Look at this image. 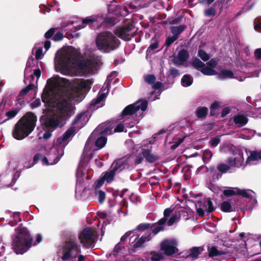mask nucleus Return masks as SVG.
Masks as SVG:
<instances>
[{"mask_svg":"<svg viewBox=\"0 0 261 261\" xmlns=\"http://www.w3.org/2000/svg\"><path fill=\"white\" fill-rule=\"evenodd\" d=\"M90 80H74L72 84L65 79L54 76L47 81L42 94L46 108V124L54 128L62 126L74 113V105L82 100L91 88Z\"/></svg>","mask_w":261,"mask_h":261,"instance_id":"nucleus-1","label":"nucleus"},{"mask_svg":"<svg viewBox=\"0 0 261 261\" xmlns=\"http://www.w3.org/2000/svg\"><path fill=\"white\" fill-rule=\"evenodd\" d=\"M79 51L68 46L62 48L56 53L55 66L57 71L67 75H81L84 73H94L101 64V59L93 56L87 61H79Z\"/></svg>","mask_w":261,"mask_h":261,"instance_id":"nucleus-2","label":"nucleus"},{"mask_svg":"<svg viewBox=\"0 0 261 261\" xmlns=\"http://www.w3.org/2000/svg\"><path fill=\"white\" fill-rule=\"evenodd\" d=\"M36 116L32 112L27 113L15 125L12 132L13 136L17 140H22L27 137L36 125Z\"/></svg>","mask_w":261,"mask_h":261,"instance_id":"nucleus-3","label":"nucleus"},{"mask_svg":"<svg viewBox=\"0 0 261 261\" xmlns=\"http://www.w3.org/2000/svg\"><path fill=\"white\" fill-rule=\"evenodd\" d=\"M15 230L16 234L13 240V248L17 254H22L31 247L32 240L25 227L19 226Z\"/></svg>","mask_w":261,"mask_h":261,"instance_id":"nucleus-4","label":"nucleus"},{"mask_svg":"<svg viewBox=\"0 0 261 261\" xmlns=\"http://www.w3.org/2000/svg\"><path fill=\"white\" fill-rule=\"evenodd\" d=\"M88 121V118L86 113H81L77 115L72 122V126L63 134L62 137L58 139L59 144L66 145L71 137Z\"/></svg>","mask_w":261,"mask_h":261,"instance_id":"nucleus-5","label":"nucleus"},{"mask_svg":"<svg viewBox=\"0 0 261 261\" xmlns=\"http://www.w3.org/2000/svg\"><path fill=\"white\" fill-rule=\"evenodd\" d=\"M96 43L98 49L107 53L118 47L119 45V41L112 33L106 32L97 36Z\"/></svg>","mask_w":261,"mask_h":261,"instance_id":"nucleus-6","label":"nucleus"},{"mask_svg":"<svg viewBox=\"0 0 261 261\" xmlns=\"http://www.w3.org/2000/svg\"><path fill=\"white\" fill-rule=\"evenodd\" d=\"M117 75V72L114 71L107 76V81L101 89V93L96 99H93L92 101L90 106L91 109L96 110L102 107L104 105V100L110 89V82L112 79L116 77Z\"/></svg>","mask_w":261,"mask_h":261,"instance_id":"nucleus-7","label":"nucleus"},{"mask_svg":"<svg viewBox=\"0 0 261 261\" xmlns=\"http://www.w3.org/2000/svg\"><path fill=\"white\" fill-rule=\"evenodd\" d=\"M80 252L81 249L77 243L73 240H70L65 244L62 259L63 261H74Z\"/></svg>","mask_w":261,"mask_h":261,"instance_id":"nucleus-8","label":"nucleus"},{"mask_svg":"<svg viewBox=\"0 0 261 261\" xmlns=\"http://www.w3.org/2000/svg\"><path fill=\"white\" fill-rule=\"evenodd\" d=\"M124 129L123 124H119L117 126L114 122H108L100 124L93 131L92 135H109L113 133L121 132Z\"/></svg>","mask_w":261,"mask_h":261,"instance_id":"nucleus-9","label":"nucleus"},{"mask_svg":"<svg viewBox=\"0 0 261 261\" xmlns=\"http://www.w3.org/2000/svg\"><path fill=\"white\" fill-rule=\"evenodd\" d=\"M218 61L215 59H212L208 63V66L202 62L198 59H195L192 62V65L200 70L203 74L207 75H213L216 74V71L213 68L217 64Z\"/></svg>","mask_w":261,"mask_h":261,"instance_id":"nucleus-10","label":"nucleus"},{"mask_svg":"<svg viewBox=\"0 0 261 261\" xmlns=\"http://www.w3.org/2000/svg\"><path fill=\"white\" fill-rule=\"evenodd\" d=\"M148 102L146 100H140L127 106L122 112L123 119L126 121L139 110L145 111L147 108Z\"/></svg>","mask_w":261,"mask_h":261,"instance_id":"nucleus-11","label":"nucleus"},{"mask_svg":"<svg viewBox=\"0 0 261 261\" xmlns=\"http://www.w3.org/2000/svg\"><path fill=\"white\" fill-rule=\"evenodd\" d=\"M97 232L94 229L86 228L80 233L79 239L84 246L89 247L94 243L97 239Z\"/></svg>","mask_w":261,"mask_h":261,"instance_id":"nucleus-12","label":"nucleus"},{"mask_svg":"<svg viewBox=\"0 0 261 261\" xmlns=\"http://www.w3.org/2000/svg\"><path fill=\"white\" fill-rule=\"evenodd\" d=\"M143 160V158L141 156H132L129 157L127 161L124 159H119L112 164L111 168L116 173L119 172L124 168L126 164L132 165L139 164L142 162Z\"/></svg>","mask_w":261,"mask_h":261,"instance_id":"nucleus-13","label":"nucleus"},{"mask_svg":"<svg viewBox=\"0 0 261 261\" xmlns=\"http://www.w3.org/2000/svg\"><path fill=\"white\" fill-rule=\"evenodd\" d=\"M247 153L246 150L241 149H235L232 152L233 157L228 158L227 163L232 167L240 168L242 166H244L245 165L244 163V154Z\"/></svg>","mask_w":261,"mask_h":261,"instance_id":"nucleus-14","label":"nucleus"},{"mask_svg":"<svg viewBox=\"0 0 261 261\" xmlns=\"http://www.w3.org/2000/svg\"><path fill=\"white\" fill-rule=\"evenodd\" d=\"M155 141L154 138L144 141L142 144V154L147 161L152 163L158 159V158L151 153V145Z\"/></svg>","mask_w":261,"mask_h":261,"instance_id":"nucleus-15","label":"nucleus"},{"mask_svg":"<svg viewBox=\"0 0 261 261\" xmlns=\"http://www.w3.org/2000/svg\"><path fill=\"white\" fill-rule=\"evenodd\" d=\"M177 242L175 240L170 239L164 241L161 244V250L167 255H171L178 251L176 248Z\"/></svg>","mask_w":261,"mask_h":261,"instance_id":"nucleus-16","label":"nucleus"},{"mask_svg":"<svg viewBox=\"0 0 261 261\" xmlns=\"http://www.w3.org/2000/svg\"><path fill=\"white\" fill-rule=\"evenodd\" d=\"M151 239V233H147L139 239V236L133 234L129 239V243L130 246L135 248L140 247L145 242Z\"/></svg>","mask_w":261,"mask_h":261,"instance_id":"nucleus-17","label":"nucleus"},{"mask_svg":"<svg viewBox=\"0 0 261 261\" xmlns=\"http://www.w3.org/2000/svg\"><path fill=\"white\" fill-rule=\"evenodd\" d=\"M31 61L29 60L27 64V67L24 70V82L27 83L29 81L30 84L28 85V86L25 88L22 89L19 94L20 96H22L25 95H26L28 92L32 89L34 86V84L31 83V80L33 79V76L32 75L30 76V77H26L25 76L27 74V73L29 72H30L31 69Z\"/></svg>","mask_w":261,"mask_h":261,"instance_id":"nucleus-18","label":"nucleus"},{"mask_svg":"<svg viewBox=\"0 0 261 261\" xmlns=\"http://www.w3.org/2000/svg\"><path fill=\"white\" fill-rule=\"evenodd\" d=\"M130 31L131 26L128 25L125 27L118 28L115 31V34L119 38L127 41L130 40L132 37Z\"/></svg>","mask_w":261,"mask_h":261,"instance_id":"nucleus-19","label":"nucleus"},{"mask_svg":"<svg viewBox=\"0 0 261 261\" xmlns=\"http://www.w3.org/2000/svg\"><path fill=\"white\" fill-rule=\"evenodd\" d=\"M189 54L186 50H180L177 56L174 58V62L176 65H184L189 58Z\"/></svg>","mask_w":261,"mask_h":261,"instance_id":"nucleus-20","label":"nucleus"},{"mask_svg":"<svg viewBox=\"0 0 261 261\" xmlns=\"http://www.w3.org/2000/svg\"><path fill=\"white\" fill-rule=\"evenodd\" d=\"M233 121L237 126L242 127L247 123L248 119L246 115L239 114L233 116Z\"/></svg>","mask_w":261,"mask_h":261,"instance_id":"nucleus-21","label":"nucleus"},{"mask_svg":"<svg viewBox=\"0 0 261 261\" xmlns=\"http://www.w3.org/2000/svg\"><path fill=\"white\" fill-rule=\"evenodd\" d=\"M261 160V151L259 152L251 151L250 154L247 158L245 165H252L256 164L257 161Z\"/></svg>","mask_w":261,"mask_h":261,"instance_id":"nucleus-22","label":"nucleus"},{"mask_svg":"<svg viewBox=\"0 0 261 261\" xmlns=\"http://www.w3.org/2000/svg\"><path fill=\"white\" fill-rule=\"evenodd\" d=\"M87 170H86L83 166L80 165L77 170L76 172V188H78L79 187L81 186L82 184L84 177L85 174Z\"/></svg>","mask_w":261,"mask_h":261,"instance_id":"nucleus-23","label":"nucleus"},{"mask_svg":"<svg viewBox=\"0 0 261 261\" xmlns=\"http://www.w3.org/2000/svg\"><path fill=\"white\" fill-rule=\"evenodd\" d=\"M99 17L97 16L93 15L91 16L87 17L84 19H81V25H79L78 27H75L76 29L80 30L81 29L84 28L86 25L94 22L95 21H97L98 20Z\"/></svg>","mask_w":261,"mask_h":261,"instance_id":"nucleus-24","label":"nucleus"},{"mask_svg":"<svg viewBox=\"0 0 261 261\" xmlns=\"http://www.w3.org/2000/svg\"><path fill=\"white\" fill-rule=\"evenodd\" d=\"M57 143L59 145V148L57 149L55 147H53L51 149L50 152L49 154H51V159L53 160L56 156H59L60 159L62 156L63 154V147H64L65 145H63V144H59L57 141Z\"/></svg>","mask_w":261,"mask_h":261,"instance_id":"nucleus-25","label":"nucleus"},{"mask_svg":"<svg viewBox=\"0 0 261 261\" xmlns=\"http://www.w3.org/2000/svg\"><path fill=\"white\" fill-rule=\"evenodd\" d=\"M115 174L116 172L110 168V170L101 174V177L105 181L111 183L113 180Z\"/></svg>","mask_w":261,"mask_h":261,"instance_id":"nucleus-26","label":"nucleus"},{"mask_svg":"<svg viewBox=\"0 0 261 261\" xmlns=\"http://www.w3.org/2000/svg\"><path fill=\"white\" fill-rule=\"evenodd\" d=\"M41 158L42 164L47 165L55 164L57 163L60 160V158L57 156H56V158L52 160L51 154H48L47 158L44 156Z\"/></svg>","mask_w":261,"mask_h":261,"instance_id":"nucleus-27","label":"nucleus"},{"mask_svg":"<svg viewBox=\"0 0 261 261\" xmlns=\"http://www.w3.org/2000/svg\"><path fill=\"white\" fill-rule=\"evenodd\" d=\"M185 214H186V212L184 210L179 211L178 213H175L167 221L168 226H172L174 223L179 220L181 215H184Z\"/></svg>","mask_w":261,"mask_h":261,"instance_id":"nucleus-28","label":"nucleus"},{"mask_svg":"<svg viewBox=\"0 0 261 261\" xmlns=\"http://www.w3.org/2000/svg\"><path fill=\"white\" fill-rule=\"evenodd\" d=\"M172 211L173 209L171 207L166 208L164 212V217L159 220V223L161 224H165Z\"/></svg>","mask_w":261,"mask_h":261,"instance_id":"nucleus-29","label":"nucleus"},{"mask_svg":"<svg viewBox=\"0 0 261 261\" xmlns=\"http://www.w3.org/2000/svg\"><path fill=\"white\" fill-rule=\"evenodd\" d=\"M219 77L220 79H225L227 78H233V74L232 72L228 70H222L219 74Z\"/></svg>","mask_w":261,"mask_h":261,"instance_id":"nucleus-30","label":"nucleus"},{"mask_svg":"<svg viewBox=\"0 0 261 261\" xmlns=\"http://www.w3.org/2000/svg\"><path fill=\"white\" fill-rule=\"evenodd\" d=\"M201 249L200 247H193L190 249L189 256L193 259L197 258Z\"/></svg>","mask_w":261,"mask_h":261,"instance_id":"nucleus-31","label":"nucleus"},{"mask_svg":"<svg viewBox=\"0 0 261 261\" xmlns=\"http://www.w3.org/2000/svg\"><path fill=\"white\" fill-rule=\"evenodd\" d=\"M221 209L225 212H229L233 211L231 204L229 201H224L221 204Z\"/></svg>","mask_w":261,"mask_h":261,"instance_id":"nucleus-32","label":"nucleus"},{"mask_svg":"<svg viewBox=\"0 0 261 261\" xmlns=\"http://www.w3.org/2000/svg\"><path fill=\"white\" fill-rule=\"evenodd\" d=\"M193 82L192 78L188 75H185L181 79V83L183 86L188 87L190 86Z\"/></svg>","mask_w":261,"mask_h":261,"instance_id":"nucleus-33","label":"nucleus"},{"mask_svg":"<svg viewBox=\"0 0 261 261\" xmlns=\"http://www.w3.org/2000/svg\"><path fill=\"white\" fill-rule=\"evenodd\" d=\"M107 140V138L105 137L100 136L97 139L95 145L99 148H101L105 146Z\"/></svg>","mask_w":261,"mask_h":261,"instance_id":"nucleus-34","label":"nucleus"},{"mask_svg":"<svg viewBox=\"0 0 261 261\" xmlns=\"http://www.w3.org/2000/svg\"><path fill=\"white\" fill-rule=\"evenodd\" d=\"M238 188H228L224 190L223 194L226 196L238 194Z\"/></svg>","mask_w":261,"mask_h":261,"instance_id":"nucleus-35","label":"nucleus"},{"mask_svg":"<svg viewBox=\"0 0 261 261\" xmlns=\"http://www.w3.org/2000/svg\"><path fill=\"white\" fill-rule=\"evenodd\" d=\"M232 167L230 165H227L226 164L222 163L219 164L217 166V170L222 173H225L227 172L230 168Z\"/></svg>","mask_w":261,"mask_h":261,"instance_id":"nucleus-36","label":"nucleus"},{"mask_svg":"<svg viewBox=\"0 0 261 261\" xmlns=\"http://www.w3.org/2000/svg\"><path fill=\"white\" fill-rule=\"evenodd\" d=\"M253 193V192L250 190H238V195L248 198L252 197Z\"/></svg>","mask_w":261,"mask_h":261,"instance_id":"nucleus-37","label":"nucleus"},{"mask_svg":"<svg viewBox=\"0 0 261 261\" xmlns=\"http://www.w3.org/2000/svg\"><path fill=\"white\" fill-rule=\"evenodd\" d=\"M213 156V154L210 150H205L203 152L202 159L204 162L207 163L210 161Z\"/></svg>","mask_w":261,"mask_h":261,"instance_id":"nucleus-38","label":"nucleus"},{"mask_svg":"<svg viewBox=\"0 0 261 261\" xmlns=\"http://www.w3.org/2000/svg\"><path fill=\"white\" fill-rule=\"evenodd\" d=\"M185 27L184 25H179L178 27H173L171 28L172 33L177 37L182 31L185 29Z\"/></svg>","mask_w":261,"mask_h":261,"instance_id":"nucleus-39","label":"nucleus"},{"mask_svg":"<svg viewBox=\"0 0 261 261\" xmlns=\"http://www.w3.org/2000/svg\"><path fill=\"white\" fill-rule=\"evenodd\" d=\"M95 195L97 196L98 201L100 203H102L105 200L106 194L105 193L101 190L95 191Z\"/></svg>","mask_w":261,"mask_h":261,"instance_id":"nucleus-40","label":"nucleus"},{"mask_svg":"<svg viewBox=\"0 0 261 261\" xmlns=\"http://www.w3.org/2000/svg\"><path fill=\"white\" fill-rule=\"evenodd\" d=\"M164 224H161L159 223V221L154 225V228L152 229V233L154 234H156L159 232L162 231L164 229Z\"/></svg>","mask_w":261,"mask_h":261,"instance_id":"nucleus-41","label":"nucleus"},{"mask_svg":"<svg viewBox=\"0 0 261 261\" xmlns=\"http://www.w3.org/2000/svg\"><path fill=\"white\" fill-rule=\"evenodd\" d=\"M207 109L205 107H203L198 109L196 111V114L198 118H203L205 117L207 113Z\"/></svg>","mask_w":261,"mask_h":261,"instance_id":"nucleus-42","label":"nucleus"},{"mask_svg":"<svg viewBox=\"0 0 261 261\" xmlns=\"http://www.w3.org/2000/svg\"><path fill=\"white\" fill-rule=\"evenodd\" d=\"M223 253L222 251H219L215 247H212L209 250V255L210 256H218L222 254Z\"/></svg>","mask_w":261,"mask_h":261,"instance_id":"nucleus-43","label":"nucleus"},{"mask_svg":"<svg viewBox=\"0 0 261 261\" xmlns=\"http://www.w3.org/2000/svg\"><path fill=\"white\" fill-rule=\"evenodd\" d=\"M163 258V255L161 252H154L152 253L151 261H160Z\"/></svg>","mask_w":261,"mask_h":261,"instance_id":"nucleus-44","label":"nucleus"},{"mask_svg":"<svg viewBox=\"0 0 261 261\" xmlns=\"http://www.w3.org/2000/svg\"><path fill=\"white\" fill-rule=\"evenodd\" d=\"M198 56L204 61H206L210 59L208 54L202 49L199 50Z\"/></svg>","mask_w":261,"mask_h":261,"instance_id":"nucleus-45","label":"nucleus"},{"mask_svg":"<svg viewBox=\"0 0 261 261\" xmlns=\"http://www.w3.org/2000/svg\"><path fill=\"white\" fill-rule=\"evenodd\" d=\"M34 49H36L35 58L37 60L41 59L43 57L42 49L41 47H35Z\"/></svg>","mask_w":261,"mask_h":261,"instance_id":"nucleus-46","label":"nucleus"},{"mask_svg":"<svg viewBox=\"0 0 261 261\" xmlns=\"http://www.w3.org/2000/svg\"><path fill=\"white\" fill-rule=\"evenodd\" d=\"M155 77L154 75L150 74L145 76V81L148 84L154 83L155 81Z\"/></svg>","mask_w":261,"mask_h":261,"instance_id":"nucleus-47","label":"nucleus"},{"mask_svg":"<svg viewBox=\"0 0 261 261\" xmlns=\"http://www.w3.org/2000/svg\"><path fill=\"white\" fill-rule=\"evenodd\" d=\"M104 182L105 180L102 178V177H101V178L99 180L96 181L94 185L95 191L98 190V189L103 185Z\"/></svg>","mask_w":261,"mask_h":261,"instance_id":"nucleus-48","label":"nucleus"},{"mask_svg":"<svg viewBox=\"0 0 261 261\" xmlns=\"http://www.w3.org/2000/svg\"><path fill=\"white\" fill-rule=\"evenodd\" d=\"M17 113L18 111L16 110H11L7 112L6 116L8 117V119H9L14 117Z\"/></svg>","mask_w":261,"mask_h":261,"instance_id":"nucleus-49","label":"nucleus"},{"mask_svg":"<svg viewBox=\"0 0 261 261\" xmlns=\"http://www.w3.org/2000/svg\"><path fill=\"white\" fill-rule=\"evenodd\" d=\"M149 226L150 224L149 223H142L137 226V229L140 231H144L147 229Z\"/></svg>","mask_w":261,"mask_h":261,"instance_id":"nucleus-50","label":"nucleus"},{"mask_svg":"<svg viewBox=\"0 0 261 261\" xmlns=\"http://www.w3.org/2000/svg\"><path fill=\"white\" fill-rule=\"evenodd\" d=\"M177 39V37L175 36H173L171 37H168L166 40V45L167 46L170 45L172 43H173Z\"/></svg>","mask_w":261,"mask_h":261,"instance_id":"nucleus-51","label":"nucleus"},{"mask_svg":"<svg viewBox=\"0 0 261 261\" xmlns=\"http://www.w3.org/2000/svg\"><path fill=\"white\" fill-rule=\"evenodd\" d=\"M215 10L213 8H210L204 11V14L207 16H211L214 15Z\"/></svg>","mask_w":261,"mask_h":261,"instance_id":"nucleus-52","label":"nucleus"},{"mask_svg":"<svg viewBox=\"0 0 261 261\" xmlns=\"http://www.w3.org/2000/svg\"><path fill=\"white\" fill-rule=\"evenodd\" d=\"M41 104V101L39 99H36L31 103V107L32 109L36 108L39 107Z\"/></svg>","mask_w":261,"mask_h":261,"instance_id":"nucleus-53","label":"nucleus"},{"mask_svg":"<svg viewBox=\"0 0 261 261\" xmlns=\"http://www.w3.org/2000/svg\"><path fill=\"white\" fill-rule=\"evenodd\" d=\"M55 29L54 28H51L49 29L44 35V36L46 38H50L54 34Z\"/></svg>","mask_w":261,"mask_h":261,"instance_id":"nucleus-54","label":"nucleus"},{"mask_svg":"<svg viewBox=\"0 0 261 261\" xmlns=\"http://www.w3.org/2000/svg\"><path fill=\"white\" fill-rule=\"evenodd\" d=\"M63 35L61 33H57L54 36L53 39L56 41H58L62 39Z\"/></svg>","mask_w":261,"mask_h":261,"instance_id":"nucleus-55","label":"nucleus"},{"mask_svg":"<svg viewBox=\"0 0 261 261\" xmlns=\"http://www.w3.org/2000/svg\"><path fill=\"white\" fill-rule=\"evenodd\" d=\"M220 138L219 137H216L210 141V144L212 146H216L220 143Z\"/></svg>","mask_w":261,"mask_h":261,"instance_id":"nucleus-56","label":"nucleus"},{"mask_svg":"<svg viewBox=\"0 0 261 261\" xmlns=\"http://www.w3.org/2000/svg\"><path fill=\"white\" fill-rule=\"evenodd\" d=\"M254 57L257 59H261V48H257L255 50Z\"/></svg>","mask_w":261,"mask_h":261,"instance_id":"nucleus-57","label":"nucleus"},{"mask_svg":"<svg viewBox=\"0 0 261 261\" xmlns=\"http://www.w3.org/2000/svg\"><path fill=\"white\" fill-rule=\"evenodd\" d=\"M14 219L15 221V223L14 224H11L12 226H14V225H15L16 223L21 221V219L19 217V213H16L14 214Z\"/></svg>","mask_w":261,"mask_h":261,"instance_id":"nucleus-58","label":"nucleus"},{"mask_svg":"<svg viewBox=\"0 0 261 261\" xmlns=\"http://www.w3.org/2000/svg\"><path fill=\"white\" fill-rule=\"evenodd\" d=\"M207 205L208 206L207 211L208 212H212L214 211V207L213 206V204L211 200H208L207 201Z\"/></svg>","mask_w":261,"mask_h":261,"instance_id":"nucleus-59","label":"nucleus"},{"mask_svg":"<svg viewBox=\"0 0 261 261\" xmlns=\"http://www.w3.org/2000/svg\"><path fill=\"white\" fill-rule=\"evenodd\" d=\"M170 74L174 76H176L179 75L178 71L175 68H172L170 70Z\"/></svg>","mask_w":261,"mask_h":261,"instance_id":"nucleus-60","label":"nucleus"},{"mask_svg":"<svg viewBox=\"0 0 261 261\" xmlns=\"http://www.w3.org/2000/svg\"><path fill=\"white\" fill-rule=\"evenodd\" d=\"M133 232V231H128L126 232L121 238V241L123 242L125 241L127 238Z\"/></svg>","mask_w":261,"mask_h":261,"instance_id":"nucleus-61","label":"nucleus"},{"mask_svg":"<svg viewBox=\"0 0 261 261\" xmlns=\"http://www.w3.org/2000/svg\"><path fill=\"white\" fill-rule=\"evenodd\" d=\"M158 48V44L156 42L151 43L149 47V50H154Z\"/></svg>","mask_w":261,"mask_h":261,"instance_id":"nucleus-62","label":"nucleus"},{"mask_svg":"<svg viewBox=\"0 0 261 261\" xmlns=\"http://www.w3.org/2000/svg\"><path fill=\"white\" fill-rule=\"evenodd\" d=\"M120 245L119 244H117L114 249L113 255L115 256L118 253L120 249Z\"/></svg>","mask_w":261,"mask_h":261,"instance_id":"nucleus-63","label":"nucleus"},{"mask_svg":"<svg viewBox=\"0 0 261 261\" xmlns=\"http://www.w3.org/2000/svg\"><path fill=\"white\" fill-rule=\"evenodd\" d=\"M254 30L258 32L261 31V22L255 24L254 27Z\"/></svg>","mask_w":261,"mask_h":261,"instance_id":"nucleus-64","label":"nucleus"}]
</instances>
